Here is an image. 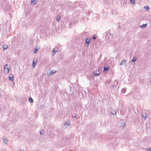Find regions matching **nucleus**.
I'll list each match as a JSON object with an SVG mask.
<instances>
[{
	"instance_id": "nucleus-1",
	"label": "nucleus",
	"mask_w": 151,
	"mask_h": 151,
	"mask_svg": "<svg viewBox=\"0 0 151 151\" xmlns=\"http://www.w3.org/2000/svg\"><path fill=\"white\" fill-rule=\"evenodd\" d=\"M0 6L7 11L9 10L10 8V5L7 3L6 0H0Z\"/></svg>"
},
{
	"instance_id": "nucleus-2",
	"label": "nucleus",
	"mask_w": 151,
	"mask_h": 151,
	"mask_svg": "<svg viewBox=\"0 0 151 151\" xmlns=\"http://www.w3.org/2000/svg\"><path fill=\"white\" fill-rule=\"evenodd\" d=\"M104 35L106 36L105 39L106 41L108 43L110 42L112 40V35L109 32H108L105 33Z\"/></svg>"
},
{
	"instance_id": "nucleus-3",
	"label": "nucleus",
	"mask_w": 151,
	"mask_h": 151,
	"mask_svg": "<svg viewBox=\"0 0 151 151\" xmlns=\"http://www.w3.org/2000/svg\"><path fill=\"white\" fill-rule=\"evenodd\" d=\"M68 21V19L67 18H66L61 22V26L63 27H66L67 24V22Z\"/></svg>"
},
{
	"instance_id": "nucleus-4",
	"label": "nucleus",
	"mask_w": 151,
	"mask_h": 151,
	"mask_svg": "<svg viewBox=\"0 0 151 151\" xmlns=\"http://www.w3.org/2000/svg\"><path fill=\"white\" fill-rule=\"evenodd\" d=\"M10 69V67L8 66V65L7 64H6L4 66V72L5 74H7L9 71V70Z\"/></svg>"
},
{
	"instance_id": "nucleus-5",
	"label": "nucleus",
	"mask_w": 151,
	"mask_h": 151,
	"mask_svg": "<svg viewBox=\"0 0 151 151\" xmlns=\"http://www.w3.org/2000/svg\"><path fill=\"white\" fill-rule=\"evenodd\" d=\"M65 8L67 9H71L72 8V6L70 2L67 1L65 2Z\"/></svg>"
},
{
	"instance_id": "nucleus-6",
	"label": "nucleus",
	"mask_w": 151,
	"mask_h": 151,
	"mask_svg": "<svg viewBox=\"0 0 151 151\" xmlns=\"http://www.w3.org/2000/svg\"><path fill=\"white\" fill-rule=\"evenodd\" d=\"M91 38L88 37H87L85 41V45L87 47H88L90 41V39Z\"/></svg>"
},
{
	"instance_id": "nucleus-7",
	"label": "nucleus",
	"mask_w": 151,
	"mask_h": 151,
	"mask_svg": "<svg viewBox=\"0 0 151 151\" xmlns=\"http://www.w3.org/2000/svg\"><path fill=\"white\" fill-rule=\"evenodd\" d=\"M9 80L12 82L14 81L13 79L14 78V76L12 74H10L8 77Z\"/></svg>"
},
{
	"instance_id": "nucleus-8",
	"label": "nucleus",
	"mask_w": 151,
	"mask_h": 151,
	"mask_svg": "<svg viewBox=\"0 0 151 151\" xmlns=\"http://www.w3.org/2000/svg\"><path fill=\"white\" fill-rule=\"evenodd\" d=\"M37 59L36 58H35L33 60L32 62V67L33 68L35 67L36 64L37 63Z\"/></svg>"
},
{
	"instance_id": "nucleus-9",
	"label": "nucleus",
	"mask_w": 151,
	"mask_h": 151,
	"mask_svg": "<svg viewBox=\"0 0 151 151\" xmlns=\"http://www.w3.org/2000/svg\"><path fill=\"white\" fill-rule=\"evenodd\" d=\"M58 50V47H55L54 48L52 52V54L53 55H55L56 52H57Z\"/></svg>"
},
{
	"instance_id": "nucleus-10",
	"label": "nucleus",
	"mask_w": 151,
	"mask_h": 151,
	"mask_svg": "<svg viewBox=\"0 0 151 151\" xmlns=\"http://www.w3.org/2000/svg\"><path fill=\"white\" fill-rule=\"evenodd\" d=\"M100 74V72L98 70L94 71L93 72V74L96 76H99Z\"/></svg>"
},
{
	"instance_id": "nucleus-11",
	"label": "nucleus",
	"mask_w": 151,
	"mask_h": 151,
	"mask_svg": "<svg viewBox=\"0 0 151 151\" xmlns=\"http://www.w3.org/2000/svg\"><path fill=\"white\" fill-rule=\"evenodd\" d=\"M119 81L117 79L115 81L114 84L113 85V87L114 88L115 87L117 86L119 84Z\"/></svg>"
},
{
	"instance_id": "nucleus-12",
	"label": "nucleus",
	"mask_w": 151,
	"mask_h": 151,
	"mask_svg": "<svg viewBox=\"0 0 151 151\" xmlns=\"http://www.w3.org/2000/svg\"><path fill=\"white\" fill-rule=\"evenodd\" d=\"M65 2L63 3H61L60 5V8L62 9H64L65 8Z\"/></svg>"
},
{
	"instance_id": "nucleus-13",
	"label": "nucleus",
	"mask_w": 151,
	"mask_h": 151,
	"mask_svg": "<svg viewBox=\"0 0 151 151\" xmlns=\"http://www.w3.org/2000/svg\"><path fill=\"white\" fill-rule=\"evenodd\" d=\"M126 62H127L126 60H125V59L123 60H122V62L120 63L119 65H123L124 64L126 65Z\"/></svg>"
},
{
	"instance_id": "nucleus-14",
	"label": "nucleus",
	"mask_w": 151,
	"mask_h": 151,
	"mask_svg": "<svg viewBox=\"0 0 151 151\" xmlns=\"http://www.w3.org/2000/svg\"><path fill=\"white\" fill-rule=\"evenodd\" d=\"M70 122L69 120H68L67 121H66L65 122L64 124V126H68L70 124Z\"/></svg>"
},
{
	"instance_id": "nucleus-15",
	"label": "nucleus",
	"mask_w": 151,
	"mask_h": 151,
	"mask_svg": "<svg viewBox=\"0 0 151 151\" xmlns=\"http://www.w3.org/2000/svg\"><path fill=\"white\" fill-rule=\"evenodd\" d=\"M60 15H59V14H57L56 15V18L57 21L58 22H59L60 21Z\"/></svg>"
},
{
	"instance_id": "nucleus-16",
	"label": "nucleus",
	"mask_w": 151,
	"mask_h": 151,
	"mask_svg": "<svg viewBox=\"0 0 151 151\" xmlns=\"http://www.w3.org/2000/svg\"><path fill=\"white\" fill-rule=\"evenodd\" d=\"M3 49V50H4L8 48V46L6 45H4L2 46Z\"/></svg>"
},
{
	"instance_id": "nucleus-17",
	"label": "nucleus",
	"mask_w": 151,
	"mask_h": 151,
	"mask_svg": "<svg viewBox=\"0 0 151 151\" xmlns=\"http://www.w3.org/2000/svg\"><path fill=\"white\" fill-rule=\"evenodd\" d=\"M39 48V47L38 46H36V48L35 49L34 52V53L35 54L37 52Z\"/></svg>"
},
{
	"instance_id": "nucleus-18",
	"label": "nucleus",
	"mask_w": 151,
	"mask_h": 151,
	"mask_svg": "<svg viewBox=\"0 0 151 151\" xmlns=\"http://www.w3.org/2000/svg\"><path fill=\"white\" fill-rule=\"evenodd\" d=\"M144 8L145 9L146 11H148L150 9L149 6L148 5L144 6Z\"/></svg>"
},
{
	"instance_id": "nucleus-19",
	"label": "nucleus",
	"mask_w": 151,
	"mask_h": 151,
	"mask_svg": "<svg viewBox=\"0 0 151 151\" xmlns=\"http://www.w3.org/2000/svg\"><path fill=\"white\" fill-rule=\"evenodd\" d=\"M147 25V24H142L141 26H140V27L142 28H145Z\"/></svg>"
},
{
	"instance_id": "nucleus-20",
	"label": "nucleus",
	"mask_w": 151,
	"mask_h": 151,
	"mask_svg": "<svg viewBox=\"0 0 151 151\" xmlns=\"http://www.w3.org/2000/svg\"><path fill=\"white\" fill-rule=\"evenodd\" d=\"M137 60V58L136 57L134 56L133 58V59L132 60V62H135Z\"/></svg>"
},
{
	"instance_id": "nucleus-21",
	"label": "nucleus",
	"mask_w": 151,
	"mask_h": 151,
	"mask_svg": "<svg viewBox=\"0 0 151 151\" xmlns=\"http://www.w3.org/2000/svg\"><path fill=\"white\" fill-rule=\"evenodd\" d=\"M142 116L144 118V119L145 120L147 118V114H142Z\"/></svg>"
},
{
	"instance_id": "nucleus-22",
	"label": "nucleus",
	"mask_w": 151,
	"mask_h": 151,
	"mask_svg": "<svg viewBox=\"0 0 151 151\" xmlns=\"http://www.w3.org/2000/svg\"><path fill=\"white\" fill-rule=\"evenodd\" d=\"M111 114L113 115H116V111L115 110H113L112 111Z\"/></svg>"
},
{
	"instance_id": "nucleus-23",
	"label": "nucleus",
	"mask_w": 151,
	"mask_h": 151,
	"mask_svg": "<svg viewBox=\"0 0 151 151\" xmlns=\"http://www.w3.org/2000/svg\"><path fill=\"white\" fill-rule=\"evenodd\" d=\"M109 69L108 67H104V71H108Z\"/></svg>"
},
{
	"instance_id": "nucleus-24",
	"label": "nucleus",
	"mask_w": 151,
	"mask_h": 151,
	"mask_svg": "<svg viewBox=\"0 0 151 151\" xmlns=\"http://www.w3.org/2000/svg\"><path fill=\"white\" fill-rule=\"evenodd\" d=\"M28 100H29V101L30 102V103H32L33 102V99H32L31 98V97H29V99H28Z\"/></svg>"
},
{
	"instance_id": "nucleus-25",
	"label": "nucleus",
	"mask_w": 151,
	"mask_h": 151,
	"mask_svg": "<svg viewBox=\"0 0 151 151\" xmlns=\"http://www.w3.org/2000/svg\"><path fill=\"white\" fill-rule=\"evenodd\" d=\"M126 89L125 88H122V93H124L126 91Z\"/></svg>"
},
{
	"instance_id": "nucleus-26",
	"label": "nucleus",
	"mask_w": 151,
	"mask_h": 151,
	"mask_svg": "<svg viewBox=\"0 0 151 151\" xmlns=\"http://www.w3.org/2000/svg\"><path fill=\"white\" fill-rule=\"evenodd\" d=\"M4 142L5 144H6L8 142V140L6 139L3 138Z\"/></svg>"
},
{
	"instance_id": "nucleus-27",
	"label": "nucleus",
	"mask_w": 151,
	"mask_h": 151,
	"mask_svg": "<svg viewBox=\"0 0 151 151\" xmlns=\"http://www.w3.org/2000/svg\"><path fill=\"white\" fill-rule=\"evenodd\" d=\"M36 0H32L31 3H32L34 5H35L36 4Z\"/></svg>"
},
{
	"instance_id": "nucleus-28",
	"label": "nucleus",
	"mask_w": 151,
	"mask_h": 151,
	"mask_svg": "<svg viewBox=\"0 0 151 151\" xmlns=\"http://www.w3.org/2000/svg\"><path fill=\"white\" fill-rule=\"evenodd\" d=\"M130 3L132 4H134L135 3V0H130Z\"/></svg>"
},
{
	"instance_id": "nucleus-29",
	"label": "nucleus",
	"mask_w": 151,
	"mask_h": 151,
	"mask_svg": "<svg viewBox=\"0 0 151 151\" xmlns=\"http://www.w3.org/2000/svg\"><path fill=\"white\" fill-rule=\"evenodd\" d=\"M44 133V130H42L41 131V132H40V134H43Z\"/></svg>"
},
{
	"instance_id": "nucleus-30",
	"label": "nucleus",
	"mask_w": 151,
	"mask_h": 151,
	"mask_svg": "<svg viewBox=\"0 0 151 151\" xmlns=\"http://www.w3.org/2000/svg\"><path fill=\"white\" fill-rule=\"evenodd\" d=\"M72 22H69V26H72Z\"/></svg>"
},
{
	"instance_id": "nucleus-31",
	"label": "nucleus",
	"mask_w": 151,
	"mask_h": 151,
	"mask_svg": "<svg viewBox=\"0 0 151 151\" xmlns=\"http://www.w3.org/2000/svg\"><path fill=\"white\" fill-rule=\"evenodd\" d=\"M96 37L95 35H94L92 37V39L93 40H95L96 39Z\"/></svg>"
},
{
	"instance_id": "nucleus-32",
	"label": "nucleus",
	"mask_w": 151,
	"mask_h": 151,
	"mask_svg": "<svg viewBox=\"0 0 151 151\" xmlns=\"http://www.w3.org/2000/svg\"><path fill=\"white\" fill-rule=\"evenodd\" d=\"M147 151H151V148H150L149 149H148L147 150Z\"/></svg>"
},
{
	"instance_id": "nucleus-33",
	"label": "nucleus",
	"mask_w": 151,
	"mask_h": 151,
	"mask_svg": "<svg viewBox=\"0 0 151 151\" xmlns=\"http://www.w3.org/2000/svg\"><path fill=\"white\" fill-rule=\"evenodd\" d=\"M54 73H55V72H54L53 70H52V71H51V72H50V73H51V74H53Z\"/></svg>"
},
{
	"instance_id": "nucleus-34",
	"label": "nucleus",
	"mask_w": 151,
	"mask_h": 151,
	"mask_svg": "<svg viewBox=\"0 0 151 151\" xmlns=\"http://www.w3.org/2000/svg\"><path fill=\"white\" fill-rule=\"evenodd\" d=\"M74 117L76 118L77 117V115L76 114H75V116H74Z\"/></svg>"
},
{
	"instance_id": "nucleus-35",
	"label": "nucleus",
	"mask_w": 151,
	"mask_h": 151,
	"mask_svg": "<svg viewBox=\"0 0 151 151\" xmlns=\"http://www.w3.org/2000/svg\"><path fill=\"white\" fill-rule=\"evenodd\" d=\"M20 150V151H24V149H22L21 150Z\"/></svg>"
},
{
	"instance_id": "nucleus-36",
	"label": "nucleus",
	"mask_w": 151,
	"mask_h": 151,
	"mask_svg": "<svg viewBox=\"0 0 151 151\" xmlns=\"http://www.w3.org/2000/svg\"><path fill=\"white\" fill-rule=\"evenodd\" d=\"M71 87L70 86V91H71Z\"/></svg>"
},
{
	"instance_id": "nucleus-37",
	"label": "nucleus",
	"mask_w": 151,
	"mask_h": 151,
	"mask_svg": "<svg viewBox=\"0 0 151 151\" xmlns=\"http://www.w3.org/2000/svg\"><path fill=\"white\" fill-rule=\"evenodd\" d=\"M77 21H78V20H77V21H75V22H74V23H76V22H77Z\"/></svg>"
},
{
	"instance_id": "nucleus-38",
	"label": "nucleus",
	"mask_w": 151,
	"mask_h": 151,
	"mask_svg": "<svg viewBox=\"0 0 151 151\" xmlns=\"http://www.w3.org/2000/svg\"><path fill=\"white\" fill-rule=\"evenodd\" d=\"M1 108H0V111H1Z\"/></svg>"
},
{
	"instance_id": "nucleus-39",
	"label": "nucleus",
	"mask_w": 151,
	"mask_h": 151,
	"mask_svg": "<svg viewBox=\"0 0 151 151\" xmlns=\"http://www.w3.org/2000/svg\"><path fill=\"white\" fill-rule=\"evenodd\" d=\"M125 125V123H124V125Z\"/></svg>"
}]
</instances>
